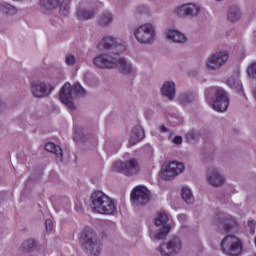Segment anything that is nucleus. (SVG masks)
<instances>
[{"mask_svg":"<svg viewBox=\"0 0 256 256\" xmlns=\"http://www.w3.org/2000/svg\"><path fill=\"white\" fill-rule=\"evenodd\" d=\"M98 49H113L112 55L101 54L93 59L94 65L99 69H119L123 75H129L132 68L131 64L125 58L119 57V53H123L127 46L121 40H117L111 36L104 37L98 44Z\"/></svg>","mask_w":256,"mask_h":256,"instance_id":"nucleus-1","label":"nucleus"},{"mask_svg":"<svg viewBox=\"0 0 256 256\" xmlns=\"http://www.w3.org/2000/svg\"><path fill=\"white\" fill-rule=\"evenodd\" d=\"M90 207L94 213L100 215H113L117 211L115 202L102 191H95L91 194Z\"/></svg>","mask_w":256,"mask_h":256,"instance_id":"nucleus-2","label":"nucleus"},{"mask_svg":"<svg viewBox=\"0 0 256 256\" xmlns=\"http://www.w3.org/2000/svg\"><path fill=\"white\" fill-rule=\"evenodd\" d=\"M80 241L87 255L97 256L101 253V242H99L97 234L92 228L86 227L83 229Z\"/></svg>","mask_w":256,"mask_h":256,"instance_id":"nucleus-3","label":"nucleus"},{"mask_svg":"<svg viewBox=\"0 0 256 256\" xmlns=\"http://www.w3.org/2000/svg\"><path fill=\"white\" fill-rule=\"evenodd\" d=\"M221 248L225 255L239 256L243 252V241L235 235H228L221 241Z\"/></svg>","mask_w":256,"mask_h":256,"instance_id":"nucleus-4","label":"nucleus"},{"mask_svg":"<svg viewBox=\"0 0 256 256\" xmlns=\"http://www.w3.org/2000/svg\"><path fill=\"white\" fill-rule=\"evenodd\" d=\"M114 171H118V173H123V175L131 176L137 175L139 173V162L132 158L127 162H115L113 164Z\"/></svg>","mask_w":256,"mask_h":256,"instance_id":"nucleus-5","label":"nucleus"},{"mask_svg":"<svg viewBox=\"0 0 256 256\" xmlns=\"http://www.w3.org/2000/svg\"><path fill=\"white\" fill-rule=\"evenodd\" d=\"M134 35L138 43H153L155 41V30L149 23L138 27Z\"/></svg>","mask_w":256,"mask_h":256,"instance_id":"nucleus-6","label":"nucleus"},{"mask_svg":"<svg viewBox=\"0 0 256 256\" xmlns=\"http://www.w3.org/2000/svg\"><path fill=\"white\" fill-rule=\"evenodd\" d=\"M167 221H169V215L165 212H158L157 217L154 219L156 227H162L155 235V238L158 239V241L166 239L167 235H169V231H171V226L167 224Z\"/></svg>","mask_w":256,"mask_h":256,"instance_id":"nucleus-7","label":"nucleus"},{"mask_svg":"<svg viewBox=\"0 0 256 256\" xmlns=\"http://www.w3.org/2000/svg\"><path fill=\"white\" fill-rule=\"evenodd\" d=\"M184 169L185 164L172 161L167 165L166 169L160 173V177L161 179H164V181H171V179L177 177L180 173H183Z\"/></svg>","mask_w":256,"mask_h":256,"instance_id":"nucleus-8","label":"nucleus"},{"mask_svg":"<svg viewBox=\"0 0 256 256\" xmlns=\"http://www.w3.org/2000/svg\"><path fill=\"white\" fill-rule=\"evenodd\" d=\"M131 199L136 205H147L151 199V192L145 186H136L131 192Z\"/></svg>","mask_w":256,"mask_h":256,"instance_id":"nucleus-9","label":"nucleus"},{"mask_svg":"<svg viewBox=\"0 0 256 256\" xmlns=\"http://www.w3.org/2000/svg\"><path fill=\"white\" fill-rule=\"evenodd\" d=\"M215 97L216 99L212 104L214 111H217L218 113L227 111V108L229 107V98L227 97L225 90L221 88L216 89Z\"/></svg>","mask_w":256,"mask_h":256,"instance_id":"nucleus-10","label":"nucleus"},{"mask_svg":"<svg viewBox=\"0 0 256 256\" xmlns=\"http://www.w3.org/2000/svg\"><path fill=\"white\" fill-rule=\"evenodd\" d=\"M59 99L68 109L75 111V104H73V88L70 83L64 84L60 91Z\"/></svg>","mask_w":256,"mask_h":256,"instance_id":"nucleus-11","label":"nucleus"},{"mask_svg":"<svg viewBox=\"0 0 256 256\" xmlns=\"http://www.w3.org/2000/svg\"><path fill=\"white\" fill-rule=\"evenodd\" d=\"M160 255L171 256L172 253H179L181 251V240L174 237L167 244H162L159 247Z\"/></svg>","mask_w":256,"mask_h":256,"instance_id":"nucleus-12","label":"nucleus"},{"mask_svg":"<svg viewBox=\"0 0 256 256\" xmlns=\"http://www.w3.org/2000/svg\"><path fill=\"white\" fill-rule=\"evenodd\" d=\"M229 59V54L227 52H218L213 54L207 62L208 69H219L223 64Z\"/></svg>","mask_w":256,"mask_h":256,"instance_id":"nucleus-13","label":"nucleus"},{"mask_svg":"<svg viewBox=\"0 0 256 256\" xmlns=\"http://www.w3.org/2000/svg\"><path fill=\"white\" fill-rule=\"evenodd\" d=\"M32 87V93L34 97H47L51 91H53L54 87L49 86V89H47V85L43 82H31Z\"/></svg>","mask_w":256,"mask_h":256,"instance_id":"nucleus-14","label":"nucleus"},{"mask_svg":"<svg viewBox=\"0 0 256 256\" xmlns=\"http://www.w3.org/2000/svg\"><path fill=\"white\" fill-rule=\"evenodd\" d=\"M218 225H222L224 231L228 233L231 229H235L237 227V220L231 215H225L220 213L218 218Z\"/></svg>","mask_w":256,"mask_h":256,"instance_id":"nucleus-15","label":"nucleus"},{"mask_svg":"<svg viewBox=\"0 0 256 256\" xmlns=\"http://www.w3.org/2000/svg\"><path fill=\"white\" fill-rule=\"evenodd\" d=\"M144 138L145 130H143V127L137 125L136 127L132 128L129 140L130 147H133V145H137V143L143 141Z\"/></svg>","mask_w":256,"mask_h":256,"instance_id":"nucleus-16","label":"nucleus"},{"mask_svg":"<svg viewBox=\"0 0 256 256\" xmlns=\"http://www.w3.org/2000/svg\"><path fill=\"white\" fill-rule=\"evenodd\" d=\"M199 13V7L195 4H184L176 10L178 17H187V15H197Z\"/></svg>","mask_w":256,"mask_h":256,"instance_id":"nucleus-17","label":"nucleus"},{"mask_svg":"<svg viewBox=\"0 0 256 256\" xmlns=\"http://www.w3.org/2000/svg\"><path fill=\"white\" fill-rule=\"evenodd\" d=\"M207 179L212 187H219L225 183V178L216 169H212L208 173Z\"/></svg>","mask_w":256,"mask_h":256,"instance_id":"nucleus-18","label":"nucleus"},{"mask_svg":"<svg viewBox=\"0 0 256 256\" xmlns=\"http://www.w3.org/2000/svg\"><path fill=\"white\" fill-rule=\"evenodd\" d=\"M166 36L167 39L173 41L174 43H185L187 41V37L177 30H169L166 33Z\"/></svg>","mask_w":256,"mask_h":256,"instance_id":"nucleus-19","label":"nucleus"},{"mask_svg":"<svg viewBox=\"0 0 256 256\" xmlns=\"http://www.w3.org/2000/svg\"><path fill=\"white\" fill-rule=\"evenodd\" d=\"M162 95L168 99H175V83L165 82L161 88Z\"/></svg>","mask_w":256,"mask_h":256,"instance_id":"nucleus-20","label":"nucleus"},{"mask_svg":"<svg viewBox=\"0 0 256 256\" xmlns=\"http://www.w3.org/2000/svg\"><path fill=\"white\" fill-rule=\"evenodd\" d=\"M45 150L49 153H54L56 155L58 161H63V150L61 147L49 142L45 145Z\"/></svg>","mask_w":256,"mask_h":256,"instance_id":"nucleus-21","label":"nucleus"},{"mask_svg":"<svg viewBox=\"0 0 256 256\" xmlns=\"http://www.w3.org/2000/svg\"><path fill=\"white\" fill-rule=\"evenodd\" d=\"M228 21H231V23H234V21H239L241 17V11L239 10V7L232 6L227 14Z\"/></svg>","mask_w":256,"mask_h":256,"instance_id":"nucleus-22","label":"nucleus"},{"mask_svg":"<svg viewBox=\"0 0 256 256\" xmlns=\"http://www.w3.org/2000/svg\"><path fill=\"white\" fill-rule=\"evenodd\" d=\"M181 197L185 203L188 205L191 203H195V197H193V193L191 190L187 187H183L181 190Z\"/></svg>","mask_w":256,"mask_h":256,"instance_id":"nucleus-23","label":"nucleus"},{"mask_svg":"<svg viewBox=\"0 0 256 256\" xmlns=\"http://www.w3.org/2000/svg\"><path fill=\"white\" fill-rule=\"evenodd\" d=\"M95 15V12L92 10H85V9H77L76 17L80 19V21H85L87 19H91Z\"/></svg>","mask_w":256,"mask_h":256,"instance_id":"nucleus-24","label":"nucleus"},{"mask_svg":"<svg viewBox=\"0 0 256 256\" xmlns=\"http://www.w3.org/2000/svg\"><path fill=\"white\" fill-rule=\"evenodd\" d=\"M0 11L5 13V15H15V13H17V8L7 2H3L0 4Z\"/></svg>","mask_w":256,"mask_h":256,"instance_id":"nucleus-25","label":"nucleus"},{"mask_svg":"<svg viewBox=\"0 0 256 256\" xmlns=\"http://www.w3.org/2000/svg\"><path fill=\"white\" fill-rule=\"evenodd\" d=\"M40 5L46 9V11H53L57 5H59V0H40Z\"/></svg>","mask_w":256,"mask_h":256,"instance_id":"nucleus-26","label":"nucleus"},{"mask_svg":"<svg viewBox=\"0 0 256 256\" xmlns=\"http://www.w3.org/2000/svg\"><path fill=\"white\" fill-rule=\"evenodd\" d=\"M227 85L232 89H237V91H243V84L239 79L233 77L228 78Z\"/></svg>","mask_w":256,"mask_h":256,"instance_id":"nucleus-27","label":"nucleus"},{"mask_svg":"<svg viewBox=\"0 0 256 256\" xmlns=\"http://www.w3.org/2000/svg\"><path fill=\"white\" fill-rule=\"evenodd\" d=\"M71 4V0H63L60 3L59 13L62 17H67L69 15V5Z\"/></svg>","mask_w":256,"mask_h":256,"instance_id":"nucleus-28","label":"nucleus"},{"mask_svg":"<svg viewBox=\"0 0 256 256\" xmlns=\"http://www.w3.org/2000/svg\"><path fill=\"white\" fill-rule=\"evenodd\" d=\"M113 21V16L109 12H104L98 20L99 25H109Z\"/></svg>","mask_w":256,"mask_h":256,"instance_id":"nucleus-29","label":"nucleus"},{"mask_svg":"<svg viewBox=\"0 0 256 256\" xmlns=\"http://www.w3.org/2000/svg\"><path fill=\"white\" fill-rule=\"evenodd\" d=\"M35 245H37V243H35L34 239H28L22 243V249L26 251V253H30V251H33Z\"/></svg>","mask_w":256,"mask_h":256,"instance_id":"nucleus-30","label":"nucleus"},{"mask_svg":"<svg viewBox=\"0 0 256 256\" xmlns=\"http://www.w3.org/2000/svg\"><path fill=\"white\" fill-rule=\"evenodd\" d=\"M247 73L252 79H256V62L250 64L247 68Z\"/></svg>","mask_w":256,"mask_h":256,"instance_id":"nucleus-31","label":"nucleus"},{"mask_svg":"<svg viewBox=\"0 0 256 256\" xmlns=\"http://www.w3.org/2000/svg\"><path fill=\"white\" fill-rule=\"evenodd\" d=\"M73 90H74L75 95H81L82 97H83V95H85V88H83V86H81V84L76 83L74 85Z\"/></svg>","mask_w":256,"mask_h":256,"instance_id":"nucleus-32","label":"nucleus"},{"mask_svg":"<svg viewBox=\"0 0 256 256\" xmlns=\"http://www.w3.org/2000/svg\"><path fill=\"white\" fill-rule=\"evenodd\" d=\"M65 63H66V65H74L75 64V56H73L72 54L66 55Z\"/></svg>","mask_w":256,"mask_h":256,"instance_id":"nucleus-33","label":"nucleus"},{"mask_svg":"<svg viewBox=\"0 0 256 256\" xmlns=\"http://www.w3.org/2000/svg\"><path fill=\"white\" fill-rule=\"evenodd\" d=\"M195 139H197V133H195V131L192 130V131L186 133L187 141H195Z\"/></svg>","mask_w":256,"mask_h":256,"instance_id":"nucleus-34","label":"nucleus"},{"mask_svg":"<svg viewBox=\"0 0 256 256\" xmlns=\"http://www.w3.org/2000/svg\"><path fill=\"white\" fill-rule=\"evenodd\" d=\"M45 227H46L47 233H51V231H53V221L51 219H47L45 221Z\"/></svg>","mask_w":256,"mask_h":256,"instance_id":"nucleus-35","label":"nucleus"},{"mask_svg":"<svg viewBox=\"0 0 256 256\" xmlns=\"http://www.w3.org/2000/svg\"><path fill=\"white\" fill-rule=\"evenodd\" d=\"M248 226L250 228V233L252 235H255V227H256V221L255 220H249L248 221Z\"/></svg>","mask_w":256,"mask_h":256,"instance_id":"nucleus-36","label":"nucleus"},{"mask_svg":"<svg viewBox=\"0 0 256 256\" xmlns=\"http://www.w3.org/2000/svg\"><path fill=\"white\" fill-rule=\"evenodd\" d=\"M173 143H175V145H181V143H183V138L181 136H176L173 139Z\"/></svg>","mask_w":256,"mask_h":256,"instance_id":"nucleus-37","label":"nucleus"},{"mask_svg":"<svg viewBox=\"0 0 256 256\" xmlns=\"http://www.w3.org/2000/svg\"><path fill=\"white\" fill-rule=\"evenodd\" d=\"M186 219H187V215H185V214H180V215H178V221L183 222V221H185Z\"/></svg>","mask_w":256,"mask_h":256,"instance_id":"nucleus-38","label":"nucleus"},{"mask_svg":"<svg viewBox=\"0 0 256 256\" xmlns=\"http://www.w3.org/2000/svg\"><path fill=\"white\" fill-rule=\"evenodd\" d=\"M160 131H162V133H165L167 132V128L165 126H161Z\"/></svg>","mask_w":256,"mask_h":256,"instance_id":"nucleus-39","label":"nucleus"},{"mask_svg":"<svg viewBox=\"0 0 256 256\" xmlns=\"http://www.w3.org/2000/svg\"><path fill=\"white\" fill-rule=\"evenodd\" d=\"M188 101V103H191V100H187Z\"/></svg>","mask_w":256,"mask_h":256,"instance_id":"nucleus-40","label":"nucleus"},{"mask_svg":"<svg viewBox=\"0 0 256 256\" xmlns=\"http://www.w3.org/2000/svg\"><path fill=\"white\" fill-rule=\"evenodd\" d=\"M0 106H1V102H0Z\"/></svg>","mask_w":256,"mask_h":256,"instance_id":"nucleus-41","label":"nucleus"}]
</instances>
